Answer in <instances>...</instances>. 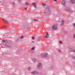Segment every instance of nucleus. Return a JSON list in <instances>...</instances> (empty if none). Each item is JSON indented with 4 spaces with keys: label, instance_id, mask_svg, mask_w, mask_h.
<instances>
[{
    "label": "nucleus",
    "instance_id": "obj_6",
    "mask_svg": "<svg viewBox=\"0 0 75 75\" xmlns=\"http://www.w3.org/2000/svg\"><path fill=\"white\" fill-rule=\"evenodd\" d=\"M62 3L63 5H65L66 3V1H65L64 0H63L62 2Z\"/></svg>",
    "mask_w": 75,
    "mask_h": 75
},
{
    "label": "nucleus",
    "instance_id": "obj_14",
    "mask_svg": "<svg viewBox=\"0 0 75 75\" xmlns=\"http://www.w3.org/2000/svg\"><path fill=\"white\" fill-rule=\"evenodd\" d=\"M43 6H46L47 5L45 3H43Z\"/></svg>",
    "mask_w": 75,
    "mask_h": 75
},
{
    "label": "nucleus",
    "instance_id": "obj_30",
    "mask_svg": "<svg viewBox=\"0 0 75 75\" xmlns=\"http://www.w3.org/2000/svg\"><path fill=\"white\" fill-rule=\"evenodd\" d=\"M74 63V64H75V62Z\"/></svg>",
    "mask_w": 75,
    "mask_h": 75
},
{
    "label": "nucleus",
    "instance_id": "obj_27",
    "mask_svg": "<svg viewBox=\"0 0 75 75\" xmlns=\"http://www.w3.org/2000/svg\"><path fill=\"white\" fill-rule=\"evenodd\" d=\"M46 55H48V54H45V56H46Z\"/></svg>",
    "mask_w": 75,
    "mask_h": 75
},
{
    "label": "nucleus",
    "instance_id": "obj_1",
    "mask_svg": "<svg viewBox=\"0 0 75 75\" xmlns=\"http://www.w3.org/2000/svg\"><path fill=\"white\" fill-rule=\"evenodd\" d=\"M2 42L4 45L6 47H9V46H10L9 40H3Z\"/></svg>",
    "mask_w": 75,
    "mask_h": 75
},
{
    "label": "nucleus",
    "instance_id": "obj_23",
    "mask_svg": "<svg viewBox=\"0 0 75 75\" xmlns=\"http://www.w3.org/2000/svg\"><path fill=\"white\" fill-rule=\"evenodd\" d=\"M32 38L33 39V40H34V39L35 38L34 37H32Z\"/></svg>",
    "mask_w": 75,
    "mask_h": 75
},
{
    "label": "nucleus",
    "instance_id": "obj_2",
    "mask_svg": "<svg viewBox=\"0 0 75 75\" xmlns=\"http://www.w3.org/2000/svg\"><path fill=\"white\" fill-rule=\"evenodd\" d=\"M2 20L5 23H6V24H9V21H8V19H7L6 20L5 19L2 18Z\"/></svg>",
    "mask_w": 75,
    "mask_h": 75
},
{
    "label": "nucleus",
    "instance_id": "obj_7",
    "mask_svg": "<svg viewBox=\"0 0 75 75\" xmlns=\"http://www.w3.org/2000/svg\"><path fill=\"white\" fill-rule=\"evenodd\" d=\"M46 34L47 35L45 36V38H48L49 37V34H48L47 32Z\"/></svg>",
    "mask_w": 75,
    "mask_h": 75
},
{
    "label": "nucleus",
    "instance_id": "obj_15",
    "mask_svg": "<svg viewBox=\"0 0 75 75\" xmlns=\"http://www.w3.org/2000/svg\"><path fill=\"white\" fill-rule=\"evenodd\" d=\"M25 4H26V5H27V6H28V5H29V3H28V2H26L25 3Z\"/></svg>",
    "mask_w": 75,
    "mask_h": 75
},
{
    "label": "nucleus",
    "instance_id": "obj_19",
    "mask_svg": "<svg viewBox=\"0 0 75 75\" xmlns=\"http://www.w3.org/2000/svg\"><path fill=\"white\" fill-rule=\"evenodd\" d=\"M21 38L22 39V38H24V36H22Z\"/></svg>",
    "mask_w": 75,
    "mask_h": 75
},
{
    "label": "nucleus",
    "instance_id": "obj_18",
    "mask_svg": "<svg viewBox=\"0 0 75 75\" xmlns=\"http://www.w3.org/2000/svg\"><path fill=\"white\" fill-rule=\"evenodd\" d=\"M35 49V48H34V47H33L32 48V50H34Z\"/></svg>",
    "mask_w": 75,
    "mask_h": 75
},
{
    "label": "nucleus",
    "instance_id": "obj_10",
    "mask_svg": "<svg viewBox=\"0 0 75 75\" xmlns=\"http://www.w3.org/2000/svg\"><path fill=\"white\" fill-rule=\"evenodd\" d=\"M1 28H3V29H6V26H2L1 27Z\"/></svg>",
    "mask_w": 75,
    "mask_h": 75
},
{
    "label": "nucleus",
    "instance_id": "obj_24",
    "mask_svg": "<svg viewBox=\"0 0 75 75\" xmlns=\"http://www.w3.org/2000/svg\"><path fill=\"white\" fill-rule=\"evenodd\" d=\"M54 1L57 2V0H54Z\"/></svg>",
    "mask_w": 75,
    "mask_h": 75
},
{
    "label": "nucleus",
    "instance_id": "obj_26",
    "mask_svg": "<svg viewBox=\"0 0 75 75\" xmlns=\"http://www.w3.org/2000/svg\"><path fill=\"white\" fill-rule=\"evenodd\" d=\"M73 25H74V27H75V23H74L73 24Z\"/></svg>",
    "mask_w": 75,
    "mask_h": 75
},
{
    "label": "nucleus",
    "instance_id": "obj_13",
    "mask_svg": "<svg viewBox=\"0 0 75 75\" xmlns=\"http://www.w3.org/2000/svg\"><path fill=\"white\" fill-rule=\"evenodd\" d=\"M40 66H41V64H38V67L39 68V67H40Z\"/></svg>",
    "mask_w": 75,
    "mask_h": 75
},
{
    "label": "nucleus",
    "instance_id": "obj_11",
    "mask_svg": "<svg viewBox=\"0 0 75 75\" xmlns=\"http://www.w3.org/2000/svg\"><path fill=\"white\" fill-rule=\"evenodd\" d=\"M33 5L35 7H36V4L35 3H33Z\"/></svg>",
    "mask_w": 75,
    "mask_h": 75
},
{
    "label": "nucleus",
    "instance_id": "obj_29",
    "mask_svg": "<svg viewBox=\"0 0 75 75\" xmlns=\"http://www.w3.org/2000/svg\"><path fill=\"white\" fill-rule=\"evenodd\" d=\"M35 61V60H33L34 62H35V61Z\"/></svg>",
    "mask_w": 75,
    "mask_h": 75
},
{
    "label": "nucleus",
    "instance_id": "obj_12",
    "mask_svg": "<svg viewBox=\"0 0 75 75\" xmlns=\"http://www.w3.org/2000/svg\"><path fill=\"white\" fill-rule=\"evenodd\" d=\"M70 51H73V52H75V50H74V49H71L70 50Z\"/></svg>",
    "mask_w": 75,
    "mask_h": 75
},
{
    "label": "nucleus",
    "instance_id": "obj_3",
    "mask_svg": "<svg viewBox=\"0 0 75 75\" xmlns=\"http://www.w3.org/2000/svg\"><path fill=\"white\" fill-rule=\"evenodd\" d=\"M45 11L46 13H50L49 8H47Z\"/></svg>",
    "mask_w": 75,
    "mask_h": 75
},
{
    "label": "nucleus",
    "instance_id": "obj_32",
    "mask_svg": "<svg viewBox=\"0 0 75 75\" xmlns=\"http://www.w3.org/2000/svg\"><path fill=\"white\" fill-rule=\"evenodd\" d=\"M41 39H42V38H41Z\"/></svg>",
    "mask_w": 75,
    "mask_h": 75
},
{
    "label": "nucleus",
    "instance_id": "obj_16",
    "mask_svg": "<svg viewBox=\"0 0 75 75\" xmlns=\"http://www.w3.org/2000/svg\"><path fill=\"white\" fill-rule=\"evenodd\" d=\"M59 43H60V44H62V41L60 40L59 41Z\"/></svg>",
    "mask_w": 75,
    "mask_h": 75
},
{
    "label": "nucleus",
    "instance_id": "obj_28",
    "mask_svg": "<svg viewBox=\"0 0 75 75\" xmlns=\"http://www.w3.org/2000/svg\"><path fill=\"white\" fill-rule=\"evenodd\" d=\"M74 38H75V34L74 35Z\"/></svg>",
    "mask_w": 75,
    "mask_h": 75
},
{
    "label": "nucleus",
    "instance_id": "obj_25",
    "mask_svg": "<svg viewBox=\"0 0 75 75\" xmlns=\"http://www.w3.org/2000/svg\"><path fill=\"white\" fill-rule=\"evenodd\" d=\"M34 21H37L36 19H34Z\"/></svg>",
    "mask_w": 75,
    "mask_h": 75
},
{
    "label": "nucleus",
    "instance_id": "obj_17",
    "mask_svg": "<svg viewBox=\"0 0 75 75\" xmlns=\"http://www.w3.org/2000/svg\"><path fill=\"white\" fill-rule=\"evenodd\" d=\"M41 56L42 57H44V54H42L41 55Z\"/></svg>",
    "mask_w": 75,
    "mask_h": 75
},
{
    "label": "nucleus",
    "instance_id": "obj_20",
    "mask_svg": "<svg viewBox=\"0 0 75 75\" xmlns=\"http://www.w3.org/2000/svg\"><path fill=\"white\" fill-rule=\"evenodd\" d=\"M31 68L30 67H29L28 69V70H30V69H31Z\"/></svg>",
    "mask_w": 75,
    "mask_h": 75
},
{
    "label": "nucleus",
    "instance_id": "obj_4",
    "mask_svg": "<svg viewBox=\"0 0 75 75\" xmlns=\"http://www.w3.org/2000/svg\"><path fill=\"white\" fill-rule=\"evenodd\" d=\"M57 25H54L52 28V29L53 30H57Z\"/></svg>",
    "mask_w": 75,
    "mask_h": 75
},
{
    "label": "nucleus",
    "instance_id": "obj_21",
    "mask_svg": "<svg viewBox=\"0 0 75 75\" xmlns=\"http://www.w3.org/2000/svg\"><path fill=\"white\" fill-rule=\"evenodd\" d=\"M58 51H59L60 52H61V50H59Z\"/></svg>",
    "mask_w": 75,
    "mask_h": 75
},
{
    "label": "nucleus",
    "instance_id": "obj_5",
    "mask_svg": "<svg viewBox=\"0 0 75 75\" xmlns=\"http://www.w3.org/2000/svg\"><path fill=\"white\" fill-rule=\"evenodd\" d=\"M31 74H33L34 75H37L38 74V72L35 71H33L31 72Z\"/></svg>",
    "mask_w": 75,
    "mask_h": 75
},
{
    "label": "nucleus",
    "instance_id": "obj_22",
    "mask_svg": "<svg viewBox=\"0 0 75 75\" xmlns=\"http://www.w3.org/2000/svg\"><path fill=\"white\" fill-rule=\"evenodd\" d=\"M25 10H27V7H25Z\"/></svg>",
    "mask_w": 75,
    "mask_h": 75
},
{
    "label": "nucleus",
    "instance_id": "obj_9",
    "mask_svg": "<svg viewBox=\"0 0 75 75\" xmlns=\"http://www.w3.org/2000/svg\"><path fill=\"white\" fill-rule=\"evenodd\" d=\"M61 25H63L64 24V20H62V21H61Z\"/></svg>",
    "mask_w": 75,
    "mask_h": 75
},
{
    "label": "nucleus",
    "instance_id": "obj_8",
    "mask_svg": "<svg viewBox=\"0 0 75 75\" xmlns=\"http://www.w3.org/2000/svg\"><path fill=\"white\" fill-rule=\"evenodd\" d=\"M70 2L72 4H74L75 3V0H71L70 1Z\"/></svg>",
    "mask_w": 75,
    "mask_h": 75
},
{
    "label": "nucleus",
    "instance_id": "obj_31",
    "mask_svg": "<svg viewBox=\"0 0 75 75\" xmlns=\"http://www.w3.org/2000/svg\"><path fill=\"white\" fill-rule=\"evenodd\" d=\"M8 19H9V18H8Z\"/></svg>",
    "mask_w": 75,
    "mask_h": 75
}]
</instances>
